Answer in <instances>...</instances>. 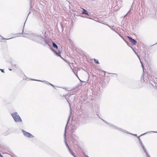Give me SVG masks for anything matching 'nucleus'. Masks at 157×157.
<instances>
[{"label": "nucleus", "instance_id": "20", "mask_svg": "<svg viewBox=\"0 0 157 157\" xmlns=\"http://www.w3.org/2000/svg\"><path fill=\"white\" fill-rule=\"evenodd\" d=\"M99 118L101 119L106 124H109V122H107V121L104 120L103 119H102L100 117H99Z\"/></svg>", "mask_w": 157, "mask_h": 157}, {"label": "nucleus", "instance_id": "39", "mask_svg": "<svg viewBox=\"0 0 157 157\" xmlns=\"http://www.w3.org/2000/svg\"><path fill=\"white\" fill-rule=\"evenodd\" d=\"M10 39V38H9V39ZM7 39V40H8V39Z\"/></svg>", "mask_w": 157, "mask_h": 157}, {"label": "nucleus", "instance_id": "33", "mask_svg": "<svg viewBox=\"0 0 157 157\" xmlns=\"http://www.w3.org/2000/svg\"><path fill=\"white\" fill-rule=\"evenodd\" d=\"M83 149H81V151H82H82H83Z\"/></svg>", "mask_w": 157, "mask_h": 157}, {"label": "nucleus", "instance_id": "23", "mask_svg": "<svg viewBox=\"0 0 157 157\" xmlns=\"http://www.w3.org/2000/svg\"><path fill=\"white\" fill-rule=\"evenodd\" d=\"M131 47L133 49V50L134 51V52L137 55V56H138V57L140 59V57H139V56L137 54V53L133 49V48L132 47Z\"/></svg>", "mask_w": 157, "mask_h": 157}, {"label": "nucleus", "instance_id": "16", "mask_svg": "<svg viewBox=\"0 0 157 157\" xmlns=\"http://www.w3.org/2000/svg\"><path fill=\"white\" fill-rule=\"evenodd\" d=\"M68 151L70 153V154L72 155L73 156L74 155H75V153L72 151H71V150L70 149L68 150Z\"/></svg>", "mask_w": 157, "mask_h": 157}, {"label": "nucleus", "instance_id": "28", "mask_svg": "<svg viewBox=\"0 0 157 157\" xmlns=\"http://www.w3.org/2000/svg\"><path fill=\"white\" fill-rule=\"evenodd\" d=\"M147 132H146V133H144V134H143L141 135H140L139 136H143V135H145V134H146V133H147Z\"/></svg>", "mask_w": 157, "mask_h": 157}, {"label": "nucleus", "instance_id": "3", "mask_svg": "<svg viewBox=\"0 0 157 157\" xmlns=\"http://www.w3.org/2000/svg\"><path fill=\"white\" fill-rule=\"evenodd\" d=\"M70 90H68V91H70V94L71 95H73L75 94H80L81 92H80V90L81 89H70Z\"/></svg>", "mask_w": 157, "mask_h": 157}, {"label": "nucleus", "instance_id": "35", "mask_svg": "<svg viewBox=\"0 0 157 157\" xmlns=\"http://www.w3.org/2000/svg\"><path fill=\"white\" fill-rule=\"evenodd\" d=\"M86 157H89L88 155H86Z\"/></svg>", "mask_w": 157, "mask_h": 157}, {"label": "nucleus", "instance_id": "38", "mask_svg": "<svg viewBox=\"0 0 157 157\" xmlns=\"http://www.w3.org/2000/svg\"><path fill=\"white\" fill-rule=\"evenodd\" d=\"M127 14H128V13L126 14V15H127Z\"/></svg>", "mask_w": 157, "mask_h": 157}, {"label": "nucleus", "instance_id": "36", "mask_svg": "<svg viewBox=\"0 0 157 157\" xmlns=\"http://www.w3.org/2000/svg\"><path fill=\"white\" fill-rule=\"evenodd\" d=\"M9 70H10V71H11V69H9Z\"/></svg>", "mask_w": 157, "mask_h": 157}, {"label": "nucleus", "instance_id": "29", "mask_svg": "<svg viewBox=\"0 0 157 157\" xmlns=\"http://www.w3.org/2000/svg\"><path fill=\"white\" fill-rule=\"evenodd\" d=\"M140 62L141 64V66L142 67H143V68H144V66H143V65L142 64V62H141V60L140 59Z\"/></svg>", "mask_w": 157, "mask_h": 157}, {"label": "nucleus", "instance_id": "5", "mask_svg": "<svg viewBox=\"0 0 157 157\" xmlns=\"http://www.w3.org/2000/svg\"><path fill=\"white\" fill-rule=\"evenodd\" d=\"M87 90V92L86 93V95L87 96L89 97H93V95H94V90L93 89H86Z\"/></svg>", "mask_w": 157, "mask_h": 157}, {"label": "nucleus", "instance_id": "18", "mask_svg": "<svg viewBox=\"0 0 157 157\" xmlns=\"http://www.w3.org/2000/svg\"><path fill=\"white\" fill-rule=\"evenodd\" d=\"M52 44L54 48H58V46L54 42H53Z\"/></svg>", "mask_w": 157, "mask_h": 157}, {"label": "nucleus", "instance_id": "17", "mask_svg": "<svg viewBox=\"0 0 157 157\" xmlns=\"http://www.w3.org/2000/svg\"><path fill=\"white\" fill-rule=\"evenodd\" d=\"M72 142L73 143L74 146V147H75V146H78V143L77 141H74Z\"/></svg>", "mask_w": 157, "mask_h": 157}, {"label": "nucleus", "instance_id": "4", "mask_svg": "<svg viewBox=\"0 0 157 157\" xmlns=\"http://www.w3.org/2000/svg\"><path fill=\"white\" fill-rule=\"evenodd\" d=\"M94 96L99 97L101 94L102 90V89H94Z\"/></svg>", "mask_w": 157, "mask_h": 157}, {"label": "nucleus", "instance_id": "10", "mask_svg": "<svg viewBox=\"0 0 157 157\" xmlns=\"http://www.w3.org/2000/svg\"><path fill=\"white\" fill-rule=\"evenodd\" d=\"M127 37L129 39L130 42H131L132 45H134L136 44V43L137 42L136 40H135L134 39H132V37H131L128 36Z\"/></svg>", "mask_w": 157, "mask_h": 157}, {"label": "nucleus", "instance_id": "40", "mask_svg": "<svg viewBox=\"0 0 157 157\" xmlns=\"http://www.w3.org/2000/svg\"><path fill=\"white\" fill-rule=\"evenodd\" d=\"M157 44V43H155V44Z\"/></svg>", "mask_w": 157, "mask_h": 157}, {"label": "nucleus", "instance_id": "27", "mask_svg": "<svg viewBox=\"0 0 157 157\" xmlns=\"http://www.w3.org/2000/svg\"><path fill=\"white\" fill-rule=\"evenodd\" d=\"M150 132L157 133V131H150V132Z\"/></svg>", "mask_w": 157, "mask_h": 157}, {"label": "nucleus", "instance_id": "6", "mask_svg": "<svg viewBox=\"0 0 157 157\" xmlns=\"http://www.w3.org/2000/svg\"><path fill=\"white\" fill-rule=\"evenodd\" d=\"M22 132L24 135L26 137L30 138H33L34 137V136L31 133L26 132L24 130H22Z\"/></svg>", "mask_w": 157, "mask_h": 157}, {"label": "nucleus", "instance_id": "22", "mask_svg": "<svg viewBox=\"0 0 157 157\" xmlns=\"http://www.w3.org/2000/svg\"><path fill=\"white\" fill-rule=\"evenodd\" d=\"M146 154V155L147 157H151L149 155V154L147 151L146 152H145Z\"/></svg>", "mask_w": 157, "mask_h": 157}, {"label": "nucleus", "instance_id": "25", "mask_svg": "<svg viewBox=\"0 0 157 157\" xmlns=\"http://www.w3.org/2000/svg\"><path fill=\"white\" fill-rule=\"evenodd\" d=\"M129 134H131V135H132L134 136H136V137H137V135L136 134H132L131 133H129Z\"/></svg>", "mask_w": 157, "mask_h": 157}, {"label": "nucleus", "instance_id": "12", "mask_svg": "<svg viewBox=\"0 0 157 157\" xmlns=\"http://www.w3.org/2000/svg\"><path fill=\"white\" fill-rule=\"evenodd\" d=\"M34 37L35 39H34L36 41H37V39H40L41 40L43 39V38L42 37L40 36H34Z\"/></svg>", "mask_w": 157, "mask_h": 157}, {"label": "nucleus", "instance_id": "2", "mask_svg": "<svg viewBox=\"0 0 157 157\" xmlns=\"http://www.w3.org/2000/svg\"><path fill=\"white\" fill-rule=\"evenodd\" d=\"M11 115L15 122H21L22 121L21 117L17 114V112H15L12 113Z\"/></svg>", "mask_w": 157, "mask_h": 157}, {"label": "nucleus", "instance_id": "34", "mask_svg": "<svg viewBox=\"0 0 157 157\" xmlns=\"http://www.w3.org/2000/svg\"><path fill=\"white\" fill-rule=\"evenodd\" d=\"M74 157H77L76 155H74Z\"/></svg>", "mask_w": 157, "mask_h": 157}, {"label": "nucleus", "instance_id": "24", "mask_svg": "<svg viewBox=\"0 0 157 157\" xmlns=\"http://www.w3.org/2000/svg\"><path fill=\"white\" fill-rule=\"evenodd\" d=\"M10 155L12 157H16L15 155L13 153H11V154Z\"/></svg>", "mask_w": 157, "mask_h": 157}, {"label": "nucleus", "instance_id": "13", "mask_svg": "<svg viewBox=\"0 0 157 157\" xmlns=\"http://www.w3.org/2000/svg\"><path fill=\"white\" fill-rule=\"evenodd\" d=\"M54 52H55L56 54L58 56H59L61 58L64 59L61 57V56L59 55H58V53L60 54L61 53L60 51V50H59L57 52H56L54 50Z\"/></svg>", "mask_w": 157, "mask_h": 157}, {"label": "nucleus", "instance_id": "8", "mask_svg": "<svg viewBox=\"0 0 157 157\" xmlns=\"http://www.w3.org/2000/svg\"><path fill=\"white\" fill-rule=\"evenodd\" d=\"M94 107L95 111L96 113V115L97 116H99L100 106L98 104H96L94 105Z\"/></svg>", "mask_w": 157, "mask_h": 157}, {"label": "nucleus", "instance_id": "19", "mask_svg": "<svg viewBox=\"0 0 157 157\" xmlns=\"http://www.w3.org/2000/svg\"><path fill=\"white\" fill-rule=\"evenodd\" d=\"M140 136H137V138H138V140H139V143L140 144H141L142 143L140 138Z\"/></svg>", "mask_w": 157, "mask_h": 157}, {"label": "nucleus", "instance_id": "14", "mask_svg": "<svg viewBox=\"0 0 157 157\" xmlns=\"http://www.w3.org/2000/svg\"><path fill=\"white\" fill-rule=\"evenodd\" d=\"M82 13L83 14H85L87 15L88 16H89V14L88 13L87 11L86 10L84 9H83V11L82 12Z\"/></svg>", "mask_w": 157, "mask_h": 157}, {"label": "nucleus", "instance_id": "30", "mask_svg": "<svg viewBox=\"0 0 157 157\" xmlns=\"http://www.w3.org/2000/svg\"><path fill=\"white\" fill-rule=\"evenodd\" d=\"M0 70L1 71L3 72V73H4V70L3 69H0Z\"/></svg>", "mask_w": 157, "mask_h": 157}, {"label": "nucleus", "instance_id": "32", "mask_svg": "<svg viewBox=\"0 0 157 157\" xmlns=\"http://www.w3.org/2000/svg\"><path fill=\"white\" fill-rule=\"evenodd\" d=\"M49 84L50 85H51L53 86V87H55V86L53 85H52V84H51L50 83H49Z\"/></svg>", "mask_w": 157, "mask_h": 157}, {"label": "nucleus", "instance_id": "26", "mask_svg": "<svg viewBox=\"0 0 157 157\" xmlns=\"http://www.w3.org/2000/svg\"><path fill=\"white\" fill-rule=\"evenodd\" d=\"M82 154H83V155H84V156H85V157L86 156V155H86L85 153L83 151H82Z\"/></svg>", "mask_w": 157, "mask_h": 157}, {"label": "nucleus", "instance_id": "21", "mask_svg": "<svg viewBox=\"0 0 157 157\" xmlns=\"http://www.w3.org/2000/svg\"><path fill=\"white\" fill-rule=\"evenodd\" d=\"M94 60L96 63L97 64L99 63L98 61V60H97L95 59H94Z\"/></svg>", "mask_w": 157, "mask_h": 157}, {"label": "nucleus", "instance_id": "15", "mask_svg": "<svg viewBox=\"0 0 157 157\" xmlns=\"http://www.w3.org/2000/svg\"><path fill=\"white\" fill-rule=\"evenodd\" d=\"M140 144L141 145L143 149L144 152H146L147 151L145 147L144 146V144H143L142 143Z\"/></svg>", "mask_w": 157, "mask_h": 157}, {"label": "nucleus", "instance_id": "9", "mask_svg": "<svg viewBox=\"0 0 157 157\" xmlns=\"http://www.w3.org/2000/svg\"><path fill=\"white\" fill-rule=\"evenodd\" d=\"M71 141L72 142L77 141L78 137L74 133H72L71 134Z\"/></svg>", "mask_w": 157, "mask_h": 157}, {"label": "nucleus", "instance_id": "7", "mask_svg": "<svg viewBox=\"0 0 157 157\" xmlns=\"http://www.w3.org/2000/svg\"><path fill=\"white\" fill-rule=\"evenodd\" d=\"M108 125H109V126H110L111 127H114V128H115L116 129L119 130H120L123 132H125L127 133H128V132L126 131L125 130H124L123 129H122L121 128H120L116 126H115L113 124L109 123V124H108Z\"/></svg>", "mask_w": 157, "mask_h": 157}, {"label": "nucleus", "instance_id": "11", "mask_svg": "<svg viewBox=\"0 0 157 157\" xmlns=\"http://www.w3.org/2000/svg\"><path fill=\"white\" fill-rule=\"evenodd\" d=\"M78 127V125H75V124H73L72 126L71 127V132H72V133H73L75 131L76 129Z\"/></svg>", "mask_w": 157, "mask_h": 157}, {"label": "nucleus", "instance_id": "31", "mask_svg": "<svg viewBox=\"0 0 157 157\" xmlns=\"http://www.w3.org/2000/svg\"><path fill=\"white\" fill-rule=\"evenodd\" d=\"M0 157H3V155L0 153Z\"/></svg>", "mask_w": 157, "mask_h": 157}, {"label": "nucleus", "instance_id": "37", "mask_svg": "<svg viewBox=\"0 0 157 157\" xmlns=\"http://www.w3.org/2000/svg\"><path fill=\"white\" fill-rule=\"evenodd\" d=\"M56 87H57V86H56Z\"/></svg>", "mask_w": 157, "mask_h": 157}, {"label": "nucleus", "instance_id": "1", "mask_svg": "<svg viewBox=\"0 0 157 157\" xmlns=\"http://www.w3.org/2000/svg\"><path fill=\"white\" fill-rule=\"evenodd\" d=\"M70 117H71V115H70L68 117V120H67V124H66V125L65 126V130H64V142H65V145H66L67 147L68 148V150L69 149H70V148L68 144L66 142V133H67V132H66L67 128V125L68 124V122L69 121Z\"/></svg>", "mask_w": 157, "mask_h": 157}]
</instances>
